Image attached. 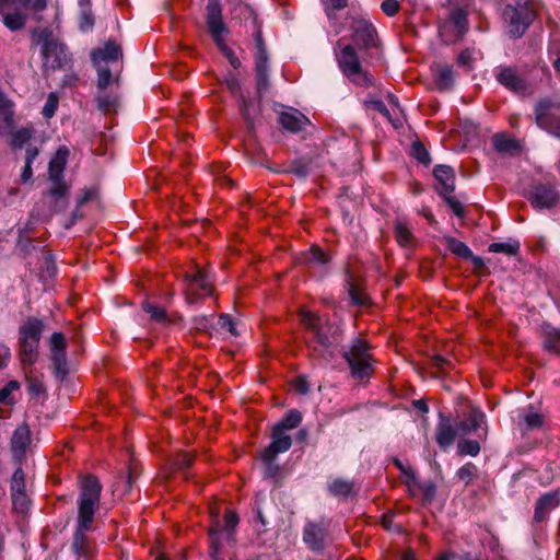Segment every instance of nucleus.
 <instances>
[{
	"mask_svg": "<svg viewBox=\"0 0 560 560\" xmlns=\"http://www.w3.org/2000/svg\"><path fill=\"white\" fill-rule=\"evenodd\" d=\"M80 490L77 528L71 549L78 558L90 559L94 556L96 546L86 533L92 529L94 514L100 504L102 486L95 476L88 475L81 479Z\"/></svg>",
	"mask_w": 560,
	"mask_h": 560,
	"instance_id": "1",
	"label": "nucleus"
},
{
	"mask_svg": "<svg viewBox=\"0 0 560 560\" xmlns=\"http://www.w3.org/2000/svg\"><path fill=\"white\" fill-rule=\"evenodd\" d=\"M301 322L307 329L306 345L313 359L329 362L339 343V329L327 319L310 311H302Z\"/></svg>",
	"mask_w": 560,
	"mask_h": 560,
	"instance_id": "2",
	"label": "nucleus"
},
{
	"mask_svg": "<svg viewBox=\"0 0 560 560\" xmlns=\"http://www.w3.org/2000/svg\"><path fill=\"white\" fill-rule=\"evenodd\" d=\"M337 47L340 49H335L336 59L342 74L357 86L365 89L373 86L375 84V79L362 67L354 47L351 45L341 46V39L337 42Z\"/></svg>",
	"mask_w": 560,
	"mask_h": 560,
	"instance_id": "3",
	"label": "nucleus"
},
{
	"mask_svg": "<svg viewBox=\"0 0 560 560\" xmlns=\"http://www.w3.org/2000/svg\"><path fill=\"white\" fill-rule=\"evenodd\" d=\"M503 18L508 23L509 34L521 37L536 18L534 0H515V5H506Z\"/></svg>",
	"mask_w": 560,
	"mask_h": 560,
	"instance_id": "4",
	"label": "nucleus"
},
{
	"mask_svg": "<svg viewBox=\"0 0 560 560\" xmlns=\"http://www.w3.org/2000/svg\"><path fill=\"white\" fill-rule=\"evenodd\" d=\"M13 3H19L26 10L42 12L48 5V0H0V18L3 25L12 32L24 28L27 22V13L15 9L10 11Z\"/></svg>",
	"mask_w": 560,
	"mask_h": 560,
	"instance_id": "5",
	"label": "nucleus"
},
{
	"mask_svg": "<svg viewBox=\"0 0 560 560\" xmlns=\"http://www.w3.org/2000/svg\"><path fill=\"white\" fill-rule=\"evenodd\" d=\"M342 357L348 362L353 377L363 380L372 374L371 354L365 340L357 338L349 350L343 351Z\"/></svg>",
	"mask_w": 560,
	"mask_h": 560,
	"instance_id": "6",
	"label": "nucleus"
},
{
	"mask_svg": "<svg viewBox=\"0 0 560 560\" xmlns=\"http://www.w3.org/2000/svg\"><path fill=\"white\" fill-rule=\"evenodd\" d=\"M527 199L537 211L552 209L560 203V192L553 184L535 183L528 191Z\"/></svg>",
	"mask_w": 560,
	"mask_h": 560,
	"instance_id": "7",
	"label": "nucleus"
},
{
	"mask_svg": "<svg viewBox=\"0 0 560 560\" xmlns=\"http://www.w3.org/2000/svg\"><path fill=\"white\" fill-rule=\"evenodd\" d=\"M467 30V12L460 8L452 10L448 19L439 26L440 36L447 44L462 38Z\"/></svg>",
	"mask_w": 560,
	"mask_h": 560,
	"instance_id": "8",
	"label": "nucleus"
},
{
	"mask_svg": "<svg viewBox=\"0 0 560 560\" xmlns=\"http://www.w3.org/2000/svg\"><path fill=\"white\" fill-rule=\"evenodd\" d=\"M186 300L189 304L212 293V281L208 273L199 267H195L191 272L186 273Z\"/></svg>",
	"mask_w": 560,
	"mask_h": 560,
	"instance_id": "9",
	"label": "nucleus"
},
{
	"mask_svg": "<svg viewBox=\"0 0 560 560\" xmlns=\"http://www.w3.org/2000/svg\"><path fill=\"white\" fill-rule=\"evenodd\" d=\"M39 42L42 43V56L46 67L57 69L67 63L68 54L65 45L58 43L47 33L39 36Z\"/></svg>",
	"mask_w": 560,
	"mask_h": 560,
	"instance_id": "10",
	"label": "nucleus"
},
{
	"mask_svg": "<svg viewBox=\"0 0 560 560\" xmlns=\"http://www.w3.org/2000/svg\"><path fill=\"white\" fill-rule=\"evenodd\" d=\"M535 113L537 125L560 138L559 106L549 100H542L537 104Z\"/></svg>",
	"mask_w": 560,
	"mask_h": 560,
	"instance_id": "11",
	"label": "nucleus"
},
{
	"mask_svg": "<svg viewBox=\"0 0 560 560\" xmlns=\"http://www.w3.org/2000/svg\"><path fill=\"white\" fill-rule=\"evenodd\" d=\"M257 52L255 56V72L257 93L261 96L269 89V65L268 55L261 35L256 34Z\"/></svg>",
	"mask_w": 560,
	"mask_h": 560,
	"instance_id": "12",
	"label": "nucleus"
},
{
	"mask_svg": "<svg viewBox=\"0 0 560 560\" xmlns=\"http://www.w3.org/2000/svg\"><path fill=\"white\" fill-rule=\"evenodd\" d=\"M238 524V516L233 511H226L224 515V525L221 528H212L209 533L212 547V558L218 560L219 550L222 540L231 541L233 530Z\"/></svg>",
	"mask_w": 560,
	"mask_h": 560,
	"instance_id": "13",
	"label": "nucleus"
},
{
	"mask_svg": "<svg viewBox=\"0 0 560 560\" xmlns=\"http://www.w3.org/2000/svg\"><path fill=\"white\" fill-rule=\"evenodd\" d=\"M352 40L361 48L377 46V33L373 24L365 19H355L351 23Z\"/></svg>",
	"mask_w": 560,
	"mask_h": 560,
	"instance_id": "14",
	"label": "nucleus"
},
{
	"mask_svg": "<svg viewBox=\"0 0 560 560\" xmlns=\"http://www.w3.org/2000/svg\"><path fill=\"white\" fill-rule=\"evenodd\" d=\"M328 526L325 522L308 521L303 528V541L312 551L319 552L326 546Z\"/></svg>",
	"mask_w": 560,
	"mask_h": 560,
	"instance_id": "15",
	"label": "nucleus"
},
{
	"mask_svg": "<svg viewBox=\"0 0 560 560\" xmlns=\"http://www.w3.org/2000/svg\"><path fill=\"white\" fill-rule=\"evenodd\" d=\"M207 25L217 46L224 44L223 35L226 27L222 21L221 7L217 0H209L207 4Z\"/></svg>",
	"mask_w": 560,
	"mask_h": 560,
	"instance_id": "16",
	"label": "nucleus"
},
{
	"mask_svg": "<svg viewBox=\"0 0 560 560\" xmlns=\"http://www.w3.org/2000/svg\"><path fill=\"white\" fill-rule=\"evenodd\" d=\"M395 464L406 476L409 477L410 480L407 482V485L411 495L416 497L417 492H419L424 504L431 503L436 493L435 485L432 482H418L415 472L410 468H405L398 459H395Z\"/></svg>",
	"mask_w": 560,
	"mask_h": 560,
	"instance_id": "17",
	"label": "nucleus"
},
{
	"mask_svg": "<svg viewBox=\"0 0 560 560\" xmlns=\"http://www.w3.org/2000/svg\"><path fill=\"white\" fill-rule=\"evenodd\" d=\"M292 439L289 434L281 432L279 429H272L271 443L260 453L261 460L276 459L278 454L284 453L290 450Z\"/></svg>",
	"mask_w": 560,
	"mask_h": 560,
	"instance_id": "18",
	"label": "nucleus"
},
{
	"mask_svg": "<svg viewBox=\"0 0 560 560\" xmlns=\"http://www.w3.org/2000/svg\"><path fill=\"white\" fill-rule=\"evenodd\" d=\"M495 78L500 84L513 92H523L527 85L525 80L513 67L501 66L495 69Z\"/></svg>",
	"mask_w": 560,
	"mask_h": 560,
	"instance_id": "19",
	"label": "nucleus"
},
{
	"mask_svg": "<svg viewBox=\"0 0 560 560\" xmlns=\"http://www.w3.org/2000/svg\"><path fill=\"white\" fill-rule=\"evenodd\" d=\"M434 178L436 180V191L441 196L450 195L455 189V174L452 167L438 165L434 168Z\"/></svg>",
	"mask_w": 560,
	"mask_h": 560,
	"instance_id": "20",
	"label": "nucleus"
},
{
	"mask_svg": "<svg viewBox=\"0 0 560 560\" xmlns=\"http://www.w3.org/2000/svg\"><path fill=\"white\" fill-rule=\"evenodd\" d=\"M31 443V431L26 424L19 425L11 438V451L14 456L21 459Z\"/></svg>",
	"mask_w": 560,
	"mask_h": 560,
	"instance_id": "21",
	"label": "nucleus"
},
{
	"mask_svg": "<svg viewBox=\"0 0 560 560\" xmlns=\"http://www.w3.org/2000/svg\"><path fill=\"white\" fill-rule=\"evenodd\" d=\"M279 121L288 131L299 132L306 126L308 119L298 110H287L280 113Z\"/></svg>",
	"mask_w": 560,
	"mask_h": 560,
	"instance_id": "22",
	"label": "nucleus"
},
{
	"mask_svg": "<svg viewBox=\"0 0 560 560\" xmlns=\"http://www.w3.org/2000/svg\"><path fill=\"white\" fill-rule=\"evenodd\" d=\"M485 415L478 409H471L457 424L459 435H466L477 431L485 423Z\"/></svg>",
	"mask_w": 560,
	"mask_h": 560,
	"instance_id": "23",
	"label": "nucleus"
},
{
	"mask_svg": "<svg viewBox=\"0 0 560 560\" xmlns=\"http://www.w3.org/2000/svg\"><path fill=\"white\" fill-rule=\"evenodd\" d=\"M560 503V491L546 493L538 500L535 508V520L541 522L548 513Z\"/></svg>",
	"mask_w": 560,
	"mask_h": 560,
	"instance_id": "24",
	"label": "nucleus"
},
{
	"mask_svg": "<svg viewBox=\"0 0 560 560\" xmlns=\"http://www.w3.org/2000/svg\"><path fill=\"white\" fill-rule=\"evenodd\" d=\"M456 435H459L457 427L453 428L450 420L443 416L436 428V442L441 447H447L453 444Z\"/></svg>",
	"mask_w": 560,
	"mask_h": 560,
	"instance_id": "25",
	"label": "nucleus"
},
{
	"mask_svg": "<svg viewBox=\"0 0 560 560\" xmlns=\"http://www.w3.org/2000/svg\"><path fill=\"white\" fill-rule=\"evenodd\" d=\"M43 322L37 318L27 319L20 327V338L19 341H40L42 332H43Z\"/></svg>",
	"mask_w": 560,
	"mask_h": 560,
	"instance_id": "26",
	"label": "nucleus"
},
{
	"mask_svg": "<svg viewBox=\"0 0 560 560\" xmlns=\"http://www.w3.org/2000/svg\"><path fill=\"white\" fill-rule=\"evenodd\" d=\"M121 57V49L115 43H107L104 48H98L92 51L91 58L94 65L102 62L116 61Z\"/></svg>",
	"mask_w": 560,
	"mask_h": 560,
	"instance_id": "27",
	"label": "nucleus"
},
{
	"mask_svg": "<svg viewBox=\"0 0 560 560\" xmlns=\"http://www.w3.org/2000/svg\"><path fill=\"white\" fill-rule=\"evenodd\" d=\"M69 150L66 147H60L55 156L49 162L48 174L49 179L63 178V171L67 164Z\"/></svg>",
	"mask_w": 560,
	"mask_h": 560,
	"instance_id": "28",
	"label": "nucleus"
},
{
	"mask_svg": "<svg viewBox=\"0 0 560 560\" xmlns=\"http://www.w3.org/2000/svg\"><path fill=\"white\" fill-rule=\"evenodd\" d=\"M394 235L397 243L402 247H410L413 244V235L409 224L405 220H397L394 224Z\"/></svg>",
	"mask_w": 560,
	"mask_h": 560,
	"instance_id": "29",
	"label": "nucleus"
},
{
	"mask_svg": "<svg viewBox=\"0 0 560 560\" xmlns=\"http://www.w3.org/2000/svg\"><path fill=\"white\" fill-rule=\"evenodd\" d=\"M434 78L440 89H447L453 84L454 71L453 67L448 65L438 63L433 68Z\"/></svg>",
	"mask_w": 560,
	"mask_h": 560,
	"instance_id": "30",
	"label": "nucleus"
},
{
	"mask_svg": "<svg viewBox=\"0 0 560 560\" xmlns=\"http://www.w3.org/2000/svg\"><path fill=\"white\" fill-rule=\"evenodd\" d=\"M78 4L80 8L79 27L82 32H89L94 25L91 0H78Z\"/></svg>",
	"mask_w": 560,
	"mask_h": 560,
	"instance_id": "31",
	"label": "nucleus"
},
{
	"mask_svg": "<svg viewBox=\"0 0 560 560\" xmlns=\"http://www.w3.org/2000/svg\"><path fill=\"white\" fill-rule=\"evenodd\" d=\"M98 108L104 113L116 112L119 106V97L116 93H108L105 90H100L96 97Z\"/></svg>",
	"mask_w": 560,
	"mask_h": 560,
	"instance_id": "32",
	"label": "nucleus"
},
{
	"mask_svg": "<svg viewBox=\"0 0 560 560\" xmlns=\"http://www.w3.org/2000/svg\"><path fill=\"white\" fill-rule=\"evenodd\" d=\"M20 342V358L22 363L33 364L38 357L39 341H19Z\"/></svg>",
	"mask_w": 560,
	"mask_h": 560,
	"instance_id": "33",
	"label": "nucleus"
},
{
	"mask_svg": "<svg viewBox=\"0 0 560 560\" xmlns=\"http://www.w3.org/2000/svg\"><path fill=\"white\" fill-rule=\"evenodd\" d=\"M12 124V103L0 92V129L11 128Z\"/></svg>",
	"mask_w": 560,
	"mask_h": 560,
	"instance_id": "34",
	"label": "nucleus"
},
{
	"mask_svg": "<svg viewBox=\"0 0 560 560\" xmlns=\"http://www.w3.org/2000/svg\"><path fill=\"white\" fill-rule=\"evenodd\" d=\"M545 331V348L553 353H560V329L547 325Z\"/></svg>",
	"mask_w": 560,
	"mask_h": 560,
	"instance_id": "35",
	"label": "nucleus"
},
{
	"mask_svg": "<svg viewBox=\"0 0 560 560\" xmlns=\"http://www.w3.org/2000/svg\"><path fill=\"white\" fill-rule=\"evenodd\" d=\"M492 143L497 151L503 153L513 152L518 148L517 142L504 133L494 135L492 138Z\"/></svg>",
	"mask_w": 560,
	"mask_h": 560,
	"instance_id": "36",
	"label": "nucleus"
},
{
	"mask_svg": "<svg viewBox=\"0 0 560 560\" xmlns=\"http://www.w3.org/2000/svg\"><path fill=\"white\" fill-rule=\"evenodd\" d=\"M329 492L335 497H348L353 489V483L347 479L336 478L328 483Z\"/></svg>",
	"mask_w": 560,
	"mask_h": 560,
	"instance_id": "37",
	"label": "nucleus"
},
{
	"mask_svg": "<svg viewBox=\"0 0 560 560\" xmlns=\"http://www.w3.org/2000/svg\"><path fill=\"white\" fill-rule=\"evenodd\" d=\"M302 421V415L300 411L293 409L290 410L289 413L277 424H275V429H279L281 432L293 430L300 425Z\"/></svg>",
	"mask_w": 560,
	"mask_h": 560,
	"instance_id": "38",
	"label": "nucleus"
},
{
	"mask_svg": "<svg viewBox=\"0 0 560 560\" xmlns=\"http://www.w3.org/2000/svg\"><path fill=\"white\" fill-rule=\"evenodd\" d=\"M445 243L447 248L456 256L468 259L472 257L471 249L462 241L456 240L455 237H446Z\"/></svg>",
	"mask_w": 560,
	"mask_h": 560,
	"instance_id": "39",
	"label": "nucleus"
},
{
	"mask_svg": "<svg viewBox=\"0 0 560 560\" xmlns=\"http://www.w3.org/2000/svg\"><path fill=\"white\" fill-rule=\"evenodd\" d=\"M302 261L310 267H319L327 264V257L318 247H312L303 255Z\"/></svg>",
	"mask_w": 560,
	"mask_h": 560,
	"instance_id": "40",
	"label": "nucleus"
},
{
	"mask_svg": "<svg viewBox=\"0 0 560 560\" xmlns=\"http://www.w3.org/2000/svg\"><path fill=\"white\" fill-rule=\"evenodd\" d=\"M55 373L58 377L63 378L67 375V359L65 351H51L50 355Z\"/></svg>",
	"mask_w": 560,
	"mask_h": 560,
	"instance_id": "41",
	"label": "nucleus"
},
{
	"mask_svg": "<svg viewBox=\"0 0 560 560\" xmlns=\"http://www.w3.org/2000/svg\"><path fill=\"white\" fill-rule=\"evenodd\" d=\"M236 326V322H234L228 314H221L217 320V327L220 331L229 332L234 337L238 336Z\"/></svg>",
	"mask_w": 560,
	"mask_h": 560,
	"instance_id": "42",
	"label": "nucleus"
},
{
	"mask_svg": "<svg viewBox=\"0 0 560 560\" xmlns=\"http://www.w3.org/2000/svg\"><path fill=\"white\" fill-rule=\"evenodd\" d=\"M457 452L462 456H477L480 452V445L475 440H462L457 444Z\"/></svg>",
	"mask_w": 560,
	"mask_h": 560,
	"instance_id": "43",
	"label": "nucleus"
},
{
	"mask_svg": "<svg viewBox=\"0 0 560 560\" xmlns=\"http://www.w3.org/2000/svg\"><path fill=\"white\" fill-rule=\"evenodd\" d=\"M142 308L150 317L158 323H165L167 319L166 312L163 307L156 306L150 302H144Z\"/></svg>",
	"mask_w": 560,
	"mask_h": 560,
	"instance_id": "44",
	"label": "nucleus"
},
{
	"mask_svg": "<svg viewBox=\"0 0 560 560\" xmlns=\"http://www.w3.org/2000/svg\"><path fill=\"white\" fill-rule=\"evenodd\" d=\"M478 468L472 463H467L457 470V477L465 485H469L477 476Z\"/></svg>",
	"mask_w": 560,
	"mask_h": 560,
	"instance_id": "45",
	"label": "nucleus"
},
{
	"mask_svg": "<svg viewBox=\"0 0 560 560\" xmlns=\"http://www.w3.org/2000/svg\"><path fill=\"white\" fill-rule=\"evenodd\" d=\"M324 9L329 21L335 19V12L345 9L348 0H323Z\"/></svg>",
	"mask_w": 560,
	"mask_h": 560,
	"instance_id": "46",
	"label": "nucleus"
},
{
	"mask_svg": "<svg viewBox=\"0 0 560 560\" xmlns=\"http://www.w3.org/2000/svg\"><path fill=\"white\" fill-rule=\"evenodd\" d=\"M97 70V88L100 90H106L108 86L110 79H112V72L107 66H104L98 62V65H95Z\"/></svg>",
	"mask_w": 560,
	"mask_h": 560,
	"instance_id": "47",
	"label": "nucleus"
},
{
	"mask_svg": "<svg viewBox=\"0 0 560 560\" xmlns=\"http://www.w3.org/2000/svg\"><path fill=\"white\" fill-rule=\"evenodd\" d=\"M518 248V243H492L489 245V252L504 253L510 256L515 255Z\"/></svg>",
	"mask_w": 560,
	"mask_h": 560,
	"instance_id": "48",
	"label": "nucleus"
},
{
	"mask_svg": "<svg viewBox=\"0 0 560 560\" xmlns=\"http://www.w3.org/2000/svg\"><path fill=\"white\" fill-rule=\"evenodd\" d=\"M523 421L526 430L539 429L544 424V416L539 412H528L524 415Z\"/></svg>",
	"mask_w": 560,
	"mask_h": 560,
	"instance_id": "49",
	"label": "nucleus"
},
{
	"mask_svg": "<svg viewBox=\"0 0 560 560\" xmlns=\"http://www.w3.org/2000/svg\"><path fill=\"white\" fill-rule=\"evenodd\" d=\"M32 138V131L27 128H21L12 133L11 144L14 148H22Z\"/></svg>",
	"mask_w": 560,
	"mask_h": 560,
	"instance_id": "50",
	"label": "nucleus"
},
{
	"mask_svg": "<svg viewBox=\"0 0 560 560\" xmlns=\"http://www.w3.org/2000/svg\"><path fill=\"white\" fill-rule=\"evenodd\" d=\"M49 180L51 182L49 195L54 197L56 200L63 198L68 191V187L65 184L63 178Z\"/></svg>",
	"mask_w": 560,
	"mask_h": 560,
	"instance_id": "51",
	"label": "nucleus"
},
{
	"mask_svg": "<svg viewBox=\"0 0 560 560\" xmlns=\"http://www.w3.org/2000/svg\"><path fill=\"white\" fill-rule=\"evenodd\" d=\"M412 156L421 164L430 163V155L424 145L420 142H415L412 144Z\"/></svg>",
	"mask_w": 560,
	"mask_h": 560,
	"instance_id": "52",
	"label": "nucleus"
},
{
	"mask_svg": "<svg viewBox=\"0 0 560 560\" xmlns=\"http://www.w3.org/2000/svg\"><path fill=\"white\" fill-rule=\"evenodd\" d=\"M11 492H25V477L21 468H18L13 474Z\"/></svg>",
	"mask_w": 560,
	"mask_h": 560,
	"instance_id": "53",
	"label": "nucleus"
},
{
	"mask_svg": "<svg viewBox=\"0 0 560 560\" xmlns=\"http://www.w3.org/2000/svg\"><path fill=\"white\" fill-rule=\"evenodd\" d=\"M57 107H58V97L54 93H50L46 100L45 105H44L43 115L46 118H51L55 115Z\"/></svg>",
	"mask_w": 560,
	"mask_h": 560,
	"instance_id": "54",
	"label": "nucleus"
},
{
	"mask_svg": "<svg viewBox=\"0 0 560 560\" xmlns=\"http://www.w3.org/2000/svg\"><path fill=\"white\" fill-rule=\"evenodd\" d=\"M365 102L366 104L371 105L375 110H377L378 113H381L382 115L389 119V110L383 101L376 98L372 94H369Z\"/></svg>",
	"mask_w": 560,
	"mask_h": 560,
	"instance_id": "55",
	"label": "nucleus"
},
{
	"mask_svg": "<svg viewBox=\"0 0 560 560\" xmlns=\"http://www.w3.org/2000/svg\"><path fill=\"white\" fill-rule=\"evenodd\" d=\"M19 387L18 381H10L4 387L0 388V404L9 402L10 395Z\"/></svg>",
	"mask_w": 560,
	"mask_h": 560,
	"instance_id": "56",
	"label": "nucleus"
},
{
	"mask_svg": "<svg viewBox=\"0 0 560 560\" xmlns=\"http://www.w3.org/2000/svg\"><path fill=\"white\" fill-rule=\"evenodd\" d=\"M218 47L221 50V52L226 57V59L229 60L230 65L234 69H237V68L241 67L240 59L237 58V56L233 52V50L225 43L220 45V46H218Z\"/></svg>",
	"mask_w": 560,
	"mask_h": 560,
	"instance_id": "57",
	"label": "nucleus"
},
{
	"mask_svg": "<svg viewBox=\"0 0 560 560\" xmlns=\"http://www.w3.org/2000/svg\"><path fill=\"white\" fill-rule=\"evenodd\" d=\"M11 494L14 509L24 512L27 508V497L25 492H12Z\"/></svg>",
	"mask_w": 560,
	"mask_h": 560,
	"instance_id": "58",
	"label": "nucleus"
},
{
	"mask_svg": "<svg viewBox=\"0 0 560 560\" xmlns=\"http://www.w3.org/2000/svg\"><path fill=\"white\" fill-rule=\"evenodd\" d=\"M452 209L455 215L460 217L464 213L463 205L452 194L442 196Z\"/></svg>",
	"mask_w": 560,
	"mask_h": 560,
	"instance_id": "59",
	"label": "nucleus"
},
{
	"mask_svg": "<svg viewBox=\"0 0 560 560\" xmlns=\"http://www.w3.org/2000/svg\"><path fill=\"white\" fill-rule=\"evenodd\" d=\"M66 343L65 337L61 332H54L50 337V350L51 351H65Z\"/></svg>",
	"mask_w": 560,
	"mask_h": 560,
	"instance_id": "60",
	"label": "nucleus"
},
{
	"mask_svg": "<svg viewBox=\"0 0 560 560\" xmlns=\"http://www.w3.org/2000/svg\"><path fill=\"white\" fill-rule=\"evenodd\" d=\"M381 8L386 15L394 16L399 10V3L397 0H385Z\"/></svg>",
	"mask_w": 560,
	"mask_h": 560,
	"instance_id": "61",
	"label": "nucleus"
},
{
	"mask_svg": "<svg viewBox=\"0 0 560 560\" xmlns=\"http://www.w3.org/2000/svg\"><path fill=\"white\" fill-rule=\"evenodd\" d=\"M255 112V105L253 103H249V102H243V105H242V113H243V116L244 118L248 121V122H252L253 119H254V115L253 113Z\"/></svg>",
	"mask_w": 560,
	"mask_h": 560,
	"instance_id": "62",
	"label": "nucleus"
},
{
	"mask_svg": "<svg viewBox=\"0 0 560 560\" xmlns=\"http://www.w3.org/2000/svg\"><path fill=\"white\" fill-rule=\"evenodd\" d=\"M276 459L261 460L265 464V476L275 477L279 471V466L275 463Z\"/></svg>",
	"mask_w": 560,
	"mask_h": 560,
	"instance_id": "63",
	"label": "nucleus"
},
{
	"mask_svg": "<svg viewBox=\"0 0 560 560\" xmlns=\"http://www.w3.org/2000/svg\"><path fill=\"white\" fill-rule=\"evenodd\" d=\"M11 358V351L9 347L0 343V369H3L8 365V362Z\"/></svg>",
	"mask_w": 560,
	"mask_h": 560,
	"instance_id": "64",
	"label": "nucleus"
}]
</instances>
